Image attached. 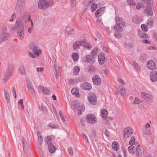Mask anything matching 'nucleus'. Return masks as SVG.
I'll return each instance as SVG.
<instances>
[{
    "label": "nucleus",
    "mask_w": 157,
    "mask_h": 157,
    "mask_svg": "<svg viewBox=\"0 0 157 157\" xmlns=\"http://www.w3.org/2000/svg\"><path fill=\"white\" fill-rule=\"evenodd\" d=\"M115 20L116 24L113 27L114 30L115 31L122 32L125 25L124 21L119 17H116Z\"/></svg>",
    "instance_id": "nucleus-1"
},
{
    "label": "nucleus",
    "mask_w": 157,
    "mask_h": 157,
    "mask_svg": "<svg viewBox=\"0 0 157 157\" xmlns=\"http://www.w3.org/2000/svg\"><path fill=\"white\" fill-rule=\"evenodd\" d=\"M53 3V0H48L47 1L45 0H40L38 3V7L40 9L45 10L50 4H52Z\"/></svg>",
    "instance_id": "nucleus-2"
},
{
    "label": "nucleus",
    "mask_w": 157,
    "mask_h": 157,
    "mask_svg": "<svg viewBox=\"0 0 157 157\" xmlns=\"http://www.w3.org/2000/svg\"><path fill=\"white\" fill-rule=\"evenodd\" d=\"M14 66L12 64H10L9 65L8 69L5 72L3 81L4 83H6L7 80L10 78L11 76L12 73L14 70Z\"/></svg>",
    "instance_id": "nucleus-3"
},
{
    "label": "nucleus",
    "mask_w": 157,
    "mask_h": 157,
    "mask_svg": "<svg viewBox=\"0 0 157 157\" xmlns=\"http://www.w3.org/2000/svg\"><path fill=\"white\" fill-rule=\"evenodd\" d=\"M29 48L34 54H36L37 56L39 55L40 53L41 52V50L38 46L33 43H31L29 45Z\"/></svg>",
    "instance_id": "nucleus-4"
},
{
    "label": "nucleus",
    "mask_w": 157,
    "mask_h": 157,
    "mask_svg": "<svg viewBox=\"0 0 157 157\" xmlns=\"http://www.w3.org/2000/svg\"><path fill=\"white\" fill-rule=\"evenodd\" d=\"M82 45L84 48H86V49H90V47L88 44H86L84 41H78L75 42L73 45V48L76 49L77 48H79L80 46Z\"/></svg>",
    "instance_id": "nucleus-5"
},
{
    "label": "nucleus",
    "mask_w": 157,
    "mask_h": 157,
    "mask_svg": "<svg viewBox=\"0 0 157 157\" xmlns=\"http://www.w3.org/2000/svg\"><path fill=\"white\" fill-rule=\"evenodd\" d=\"M132 129L129 127H127L124 129V138L125 141L129 140L128 138L132 134Z\"/></svg>",
    "instance_id": "nucleus-6"
},
{
    "label": "nucleus",
    "mask_w": 157,
    "mask_h": 157,
    "mask_svg": "<svg viewBox=\"0 0 157 157\" xmlns=\"http://www.w3.org/2000/svg\"><path fill=\"white\" fill-rule=\"evenodd\" d=\"M26 81L29 92L33 96H35V91L34 89L31 82L29 79H27Z\"/></svg>",
    "instance_id": "nucleus-7"
},
{
    "label": "nucleus",
    "mask_w": 157,
    "mask_h": 157,
    "mask_svg": "<svg viewBox=\"0 0 157 157\" xmlns=\"http://www.w3.org/2000/svg\"><path fill=\"white\" fill-rule=\"evenodd\" d=\"M88 100L90 104L92 105H95L96 103V96L94 93H91L89 94L88 96Z\"/></svg>",
    "instance_id": "nucleus-8"
},
{
    "label": "nucleus",
    "mask_w": 157,
    "mask_h": 157,
    "mask_svg": "<svg viewBox=\"0 0 157 157\" xmlns=\"http://www.w3.org/2000/svg\"><path fill=\"white\" fill-rule=\"evenodd\" d=\"M86 119L87 122L91 124H95L97 121V119L94 115L91 114L88 115Z\"/></svg>",
    "instance_id": "nucleus-9"
},
{
    "label": "nucleus",
    "mask_w": 157,
    "mask_h": 157,
    "mask_svg": "<svg viewBox=\"0 0 157 157\" xmlns=\"http://www.w3.org/2000/svg\"><path fill=\"white\" fill-rule=\"evenodd\" d=\"M78 105L75 103L72 104L71 106L73 109H75L76 108H78V114L80 115L82 114V111H84L85 109V107L83 105H81L78 107Z\"/></svg>",
    "instance_id": "nucleus-10"
},
{
    "label": "nucleus",
    "mask_w": 157,
    "mask_h": 157,
    "mask_svg": "<svg viewBox=\"0 0 157 157\" xmlns=\"http://www.w3.org/2000/svg\"><path fill=\"white\" fill-rule=\"evenodd\" d=\"M92 80L96 85H99L101 83V79L100 77L97 75H95L93 77Z\"/></svg>",
    "instance_id": "nucleus-11"
},
{
    "label": "nucleus",
    "mask_w": 157,
    "mask_h": 157,
    "mask_svg": "<svg viewBox=\"0 0 157 157\" xmlns=\"http://www.w3.org/2000/svg\"><path fill=\"white\" fill-rule=\"evenodd\" d=\"M80 87L83 90H90L92 88V86L90 83L88 82H84L82 83L80 85Z\"/></svg>",
    "instance_id": "nucleus-12"
},
{
    "label": "nucleus",
    "mask_w": 157,
    "mask_h": 157,
    "mask_svg": "<svg viewBox=\"0 0 157 157\" xmlns=\"http://www.w3.org/2000/svg\"><path fill=\"white\" fill-rule=\"evenodd\" d=\"M150 76L151 80L152 82H155L157 81V72L156 71H151Z\"/></svg>",
    "instance_id": "nucleus-13"
},
{
    "label": "nucleus",
    "mask_w": 157,
    "mask_h": 157,
    "mask_svg": "<svg viewBox=\"0 0 157 157\" xmlns=\"http://www.w3.org/2000/svg\"><path fill=\"white\" fill-rule=\"evenodd\" d=\"M98 59L100 64L102 65L104 63L105 57L104 54L103 53L101 52L99 54L98 56Z\"/></svg>",
    "instance_id": "nucleus-14"
},
{
    "label": "nucleus",
    "mask_w": 157,
    "mask_h": 157,
    "mask_svg": "<svg viewBox=\"0 0 157 157\" xmlns=\"http://www.w3.org/2000/svg\"><path fill=\"white\" fill-rule=\"evenodd\" d=\"M142 97L146 101L149 102L151 98V95L148 94L145 92H142L141 94Z\"/></svg>",
    "instance_id": "nucleus-15"
},
{
    "label": "nucleus",
    "mask_w": 157,
    "mask_h": 157,
    "mask_svg": "<svg viewBox=\"0 0 157 157\" xmlns=\"http://www.w3.org/2000/svg\"><path fill=\"white\" fill-rule=\"evenodd\" d=\"M31 17L27 13H25L22 16L21 21L23 22L29 21L30 20Z\"/></svg>",
    "instance_id": "nucleus-16"
},
{
    "label": "nucleus",
    "mask_w": 157,
    "mask_h": 157,
    "mask_svg": "<svg viewBox=\"0 0 157 157\" xmlns=\"http://www.w3.org/2000/svg\"><path fill=\"white\" fill-rule=\"evenodd\" d=\"M136 155L138 156H141L142 155V152L141 147L139 143L136 142Z\"/></svg>",
    "instance_id": "nucleus-17"
},
{
    "label": "nucleus",
    "mask_w": 157,
    "mask_h": 157,
    "mask_svg": "<svg viewBox=\"0 0 157 157\" xmlns=\"http://www.w3.org/2000/svg\"><path fill=\"white\" fill-rule=\"evenodd\" d=\"M147 65L148 67L151 70L154 69L156 68L155 63L152 60L148 61L147 62Z\"/></svg>",
    "instance_id": "nucleus-18"
},
{
    "label": "nucleus",
    "mask_w": 157,
    "mask_h": 157,
    "mask_svg": "<svg viewBox=\"0 0 157 157\" xmlns=\"http://www.w3.org/2000/svg\"><path fill=\"white\" fill-rule=\"evenodd\" d=\"M9 36L8 33L3 32L0 35V39L2 41L6 40L8 39V38Z\"/></svg>",
    "instance_id": "nucleus-19"
},
{
    "label": "nucleus",
    "mask_w": 157,
    "mask_h": 157,
    "mask_svg": "<svg viewBox=\"0 0 157 157\" xmlns=\"http://www.w3.org/2000/svg\"><path fill=\"white\" fill-rule=\"evenodd\" d=\"M105 7L99 9L95 13V16L96 17H100L104 12V10H105Z\"/></svg>",
    "instance_id": "nucleus-20"
},
{
    "label": "nucleus",
    "mask_w": 157,
    "mask_h": 157,
    "mask_svg": "<svg viewBox=\"0 0 157 157\" xmlns=\"http://www.w3.org/2000/svg\"><path fill=\"white\" fill-rule=\"evenodd\" d=\"M24 22L22 21H20V19H17L16 21V26L17 27V29H19V30H22L24 29Z\"/></svg>",
    "instance_id": "nucleus-21"
},
{
    "label": "nucleus",
    "mask_w": 157,
    "mask_h": 157,
    "mask_svg": "<svg viewBox=\"0 0 157 157\" xmlns=\"http://www.w3.org/2000/svg\"><path fill=\"white\" fill-rule=\"evenodd\" d=\"M48 150L51 153H54L56 149V147L52 144H49L48 145Z\"/></svg>",
    "instance_id": "nucleus-22"
},
{
    "label": "nucleus",
    "mask_w": 157,
    "mask_h": 157,
    "mask_svg": "<svg viewBox=\"0 0 157 157\" xmlns=\"http://www.w3.org/2000/svg\"><path fill=\"white\" fill-rule=\"evenodd\" d=\"M18 37L19 39H22L24 36V32L22 30H18L17 32Z\"/></svg>",
    "instance_id": "nucleus-23"
},
{
    "label": "nucleus",
    "mask_w": 157,
    "mask_h": 157,
    "mask_svg": "<svg viewBox=\"0 0 157 157\" xmlns=\"http://www.w3.org/2000/svg\"><path fill=\"white\" fill-rule=\"evenodd\" d=\"M144 12L150 16H152L153 14V11L151 8L148 6L146 7Z\"/></svg>",
    "instance_id": "nucleus-24"
},
{
    "label": "nucleus",
    "mask_w": 157,
    "mask_h": 157,
    "mask_svg": "<svg viewBox=\"0 0 157 157\" xmlns=\"http://www.w3.org/2000/svg\"><path fill=\"white\" fill-rule=\"evenodd\" d=\"M119 90H118V92L122 96H125L126 94L125 92L126 90L124 87L120 86L119 87Z\"/></svg>",
    "instance_id": "nucleus-25"
},
{
    "label": "nucleus",
    "mask_w": 157,
    "mask_h": 157,
    "mask_svg": "<svg viewBox=\"0 0 157 157\" xmlns=\"http://www.w3.org/2000/svg\"><path fill=\"white\" fill-rule=\"evenodd\" d=\"M132 21L135 23L139 24L142 21V20L141 17L136 16L133 17Z\"/></svg>",
    "instance_id": "nucleus-26"
},
{
    "label": "nucleus",
    "mask_w": 157,
    "mask_h": 157,
    "mask_svg": "<svg viewBox=\"0 0 157 157\" xmlns=\"http://www.w3.org/2000/svg\"><path fill=\"white\" fill-rule=\"evenodd\" d=\"M4 94L5 98L6 100L7 103H8L10 101V96L9 93L6 90H4Z\"/></svg>",
    "instance_id": "nucleus-27"
},
{
    "label": "nucleus",
    "mask_w": 157,
    "mask_h": 157,
    "mask_svg": "<svg viewBox=\"0 0 157 157\" xmlns=\"http://www.w3.org/2000/svg\"><path fill=\"white\" fill-rule=\"evenodd\" d=\"M86 58L87 62L90 63L92 62V63L94 62V57L90 55H89L86 56Z\"/></svg>",
    "instance_id": "nucleus-28"
},
{
    "label": "nucleus",
    "mask_w": 157,
    "mask_h": 157,
    "mask_svg": "<svg viewBox=\"0 0 157 157\" xmlns=\"http://www.w3.org/2000/svg\"><path fill=\"white\" fill-rule=\"evenodd\" d=\"M44 113H48V110L46 107L44 105L43 103H41L40 105V106L39 108Z\"/></svg>",
    "instance_id": "nucleus-29"
},
{
    "label": "nucleus",
    "mask_w": 157,
    "mask_h": 157,
    "mask_svg": "<svg viewBox=\"0 0 157 157\" xmlns=\"http://www.w3.org/2000/svg\"><path fill=\"white\" fill-rule=\"evenodd\" d=\"M140 37L147 39L148 37V35L143 31H140L138 33Z\"/></svg>",
    "instance_id": "nucleus-30"
},
{
    "label": "nucleus",
    "mask_w": 157,
    "mask_h": 157,
    "mask_svg": "<svg viewBox=\"0 0 157 157\" xmlns=\"http://www.w3.org/2000/svg\"><path fill=\"white\" fill-rule=\"evenodd\" d=\"M37 134L38 138V142L40 145H41L43 142V139L42 138L41 136L40 135V132H37Z\"/></svg>",
    "instance_id": "nucleus-31"
},
{
    "label": "nucleus",
    "mask_w": 157,
    "mask_h": 157,
    "mask_svg": "<svg viewBox=\"0 0 157 157\" xmlns=\"http://www.w3.org/2000/svg\"><path fill=\"white\" fill-rule=\"evenodd\" d=\"M101 115L103 118L106 119L108 115V112L105 109L102 110L101 112Z\"/></svg>",
    "instance_id": "nucleus-32"
},
{
    "label": "nucleus",
    "mask_w": 157,
    "mask_h": 157,
    "mask_svg": "<svg viewBox=\"0 0 157 157\" xmlns=\"http://www.w3.org/2000/svg\"><path fill=\"white\" fill-rule=\"evenodd\" d=\"M80 68L78 66H75L73 69V75H77L79 74L80 71Z\"/></svg>",
    "instance_id": "nucleus-33"
},
{
    "label": "nucleus",
    "mask_w": 157,
    "mask_h": 157,
    "mask_svg": "<svg viewBox=\"0 0 157 157\" xmlns=\"http://www.w3.org/2000/svg\"><path fill=\"white\" fill-rule=\"evenodd\" d=\"M71 93L74 95L76 96V97H78L79 96V94L78 90L77 89L74 88L71 90Z\"/></svg>",
    "instance_id": "nucleus-34"
},
{
    "label": "nucleus",
    "mask_w": 157,
    "mask_h": 157,
    "mask_svg": "<svg viewBox=\"0 0 157 157\" xmlns=\"http://www.w3.org/2000/svg\"><path fill=\"white\" fill-rule=\"evenodd\" d=\"M23 8V7L22 6L16 3L15 7V10L17 13H19L22 10Z\"/></svg>",
    "instance_id": "nucleus-35"
},
{
    "label": "nucleus",
    "mask_w": 157,
    "mask_h": 157,
    "mask_svg": "<svg viewBox=\"0 0 157 157\" xmlns=\"http://www.w3.org/2000/svg\"><path fill=\"white\" fill-rule=\"evenodd\" d=\"M119 146L115 141L113 142L112 144V147L115 151H117L119 148Z\"/></svg>",
    "instance_id": "nucleus-36"
},
{
    "label": "nucleus",
    "mask_w": 157,
    "mask_h": 157,
    "mask_svg": "<svg viewBox=\"0 0 157 157\" xmlns=\"http://www.w3.org/2000/svg\"><path fill=\"white\" fill-rule=\"evenodd\" d=\"M128 151L131 154H134L135 153V148L134 146L130 145L128 147Z\"/></svg>",
    "instance_id": "nucleus-37"
},
{
    "label": "nucleus",
    "mask_w": 157,
    "mask_h": 157,
    "mask_svg": "<svg viewBox=\"0 0 157 157\" xmlns=\"http://www.w3.org/2000/svg\"><path fill=\"white\" fill-rule=\"evenodd\" d=\"M16 3L24 7L25 4V0H17Z\"/></svg>",
    "instance_id": "nucleus-38"
},
{
    "label": "nucleus",
    "mask_w": 157,
    "mask_h": 157,
    "mask_svg": "<svg viewBox=\"0 0 157 157\" xmlns=\"http://www.w3.org/2000/svg\"><path fill=\"white\" fill-rule=\"evenodd\" d=\"M98 48L97 47H95L94 50L91 51L92 56L94 57L97 55V53L98 51Z\"/></svg>",
    "instance_id": "nucleus-39"
},
{
    "label": "nucleus",
    "mask_w": 157,
    "mask_h": 157,
    "mask_svg": "<svg viewBox=\"0 0 157 157\" xmlns=\"http://www.w3.org/2000/svg\"><path fill=\"white\" fill-rule=\"evenodd\" d=\"M19 71L22 75H25L26 72L25 70V68L23 65L20 67Z\"/></svg>",
    "instance_id": "nucleus-40"
},
{
    "label": "nucleus",
    "mask_w": 157,
    "mask_h": 157,
    "mask_svg": "<svg viewBox=\"0 0 157 157\" xmlns=\"http://www.w3.org/2000/svg\"><path fill=\"white\" fill-rule=\"evenodd\" d=\"M45 143L48 144H52V139L49 136L46 137L44 140Z\"/></svg>",
    "instance_id": "nucleus-41"
},
{
    "label": "nucleus",
    "mask_w": 157,
    "mask_h": 157,
    "mask_svg": "<svg viewBox=\"0 0 157 157\" xmlns=\"http://www.w3.org/2000/svg\"><path fill=\"white\" fill-rule=\"evenodd\" d=\"M96 132L93 129L91 130V132L90 133V136L92 138H95L96 136Z\"/></svg>",
    "instance_id": "nucleus-42"
},
{
    "label": "nucleus",
    "mask_w": 157,
    "mask_h": 157,
    "mask_svg": "<svg viewBox=\"0 0 157 157\" xmlns=\"http://www.w3.org/2000/svg\"><path fill=\"white\" fill-rule=\"evenodd\" d=\"M42 92L44 94L47 95L50 93V90L48 88H45L44 89H43L42 90Z\"/></svg>",
    "instance_id": "nucleus-43"
},
{
    "label": "nucleus",
    "mask_w": 157,
    "mask_h": 157,
    "mask_svg": "<svg viewBox=\"0 0 157 157\" xmlns=\"http://www.w3.org/2000/svg\"><path fill=\"white\" fill-rule=\"evenodd\" d=\"M72 58L74 61H76L78 59V56L77 53H75L72 56Z\"/></svg>",
    "instance_id": "nucleus-44"
},
{
    "label": "nucleus",
    "mask_w": 157,
    "mask_h": 157,
    "mask_svg": "<svg viewBox=\"0 0 157 157\" xmlns=\"http://www.w3.org/2000/svg\"><path fill=\"white\" fill-rule=\"evenodd\" d=\"M93 1V0H85L84 2V3L85 5L88 6Z\"/></svg>",
    "instance_id": "nucleus-45"
},
{
    "label": "nucleus",
    "mask_w": 157,
    "mask_h": 157,
    "mask_svg": "<svg viewBox=\"0 0 157 157\" xmlns=\"http://www.w3.org/2000/svg\"><path fill=\"white\" fill-rule=\"evenodd\" d=\"M135 137L134 136H132L131 138V139L130 140L129 144L133 146V145H134L135 144Z\"/></svg>",
    "instance_id": "nucleus-46"
},
{
    "label": "nucleus",
    "mask_w": 157,
    "mask_h": 157,
    "mask_svg": "<svg viewBox=\"0 0 157 157\" xmlns=\"http://www.w3.org/2000/svg\"><path fill=\"white\" fill-rule=\"evenodd\" d=\"M153 24V20L152 19H150L147 21V25L149 27H152Z\"/></svg>",
    "instance_id": "nucleus-47"
},
{
    "label": "nucleus",
    "mask_w": 157,
    "mask_h": 157,
    "mask_svg": "<svg viewBox=\"0 0 157 157\" xmlns=\"http://www.w3.org/2000/svg\"><path fill=\"white\" fill-rule=\"evenodd\" d=\"M48 126L52 129L57 128H59V126L57 124H53L52 123L49 124Z\"/></svg>",
    "instance_id": "nucleus-48"
},
{
    "label": "nucleus",
    "mask_w": 157,
    "mask_h": 157,
    "mask_svg": "<svg viewBox=\"0 0 157 157\" xmlns=\"http://www.w3.org/2000/svg\"><path fill=\"white\" fill-rule=\"evenodd\" d=\"M97 7V5L96 3H94L92 4L91 6V8L92 9V11H94L96 10Z\"/></svg>",
    "instance_id": "nucleus-49"
},
{
    "label": "nucleus",
    "mask_w": 157,
    "mask_h": 157,
    "mask_svg": "<svg viewBox=\"0 0 157 157\" xmlns=\"http://www.w3.org/2000/svg\"><path fill=\"white\" fill-rule=\"evenodd\" d=\"M102 131L107 137H109V132L106 128H104L103 129Z\"/></svg>",
    "instance_id": "nucleus-50"
},
{
    "label": "nucleus",
    "mask_w": 157,
    "mask_h": 157,
    "mask_svg": "<svg viewBox=\"0 0 157 157\" xmlns=\"http://www.w3.org/2000/svg\"><path fill=\"white\" fill-rule=\"evenodd\" d=\"M116 32L115 33V36L117 38H119L121 37V33H120V32H121L119 31H116Z\"/></svg>",
    "instance_id": "nucleus-51"
},
{
    "label": "nucleus",
    "mask_w": 157,
    "mask_h": 157,
    "mask_svg": "<svg viewBox=\"0 0 157 157\" xmlns=\"http://www.w3.org/2000/svg\"><path fill=\"white\" fill-rule=\"evenodd\" d=\"M142 29L144 31L147 32V27L144 24H142L141 26Z\"/></svg>",
    "instance_id": "nucleus-52"
},
{
    "label": "nucleus",
    "mask_w": 157,
    "mask_h": 157,
    "mask_svg": "<svg viewBox=\"0 0 157 157\" xmlns=\"http://www.w3.org/2000/svg\"><path fill=\"white\" fill-rule=\"evenodd\" d=\"M95 70V67L94 66H89L88 67V70L89 71H91V72L94 71Z\"/></svg>",
    "instance_id": "nucleus-53"
},
{
    "label": "nucleus",
    "mask_w": 157,
    "mask_h": 157,
    "mask_svg": "<svg viewBox=\"0 0 157 157\" xmlns=\"http://www.w3.org/2000/svg\"><path fill=\"white\" fill-rule=\"evenodd\" d=\"M127 2L128 4L129 5L133 6L135 5L133 0H127Z\"/></svg>",
    "instance_id": "nucleus-54"
},
{
    "label": "nucleus",
    "mask_w": 157,
    "mask_h": 157,
    "mask_svg": "<svg viewBox=\"0 0 157 157\" xmlns=\"http://www.w3.org/2000/svg\"><path fill=\"white\" fill-rule=\"evenodd\" d=\"M68 153L71 155L73 154V151L72 148L71 147H69L67 150Z\"/></svg>",
    "instance_id": "nucleus-55"
},
{
    "label": "nucleus",
    "mask_w": 157,
    "mask_h": 157,
    "mask_svg": "<svg viewBox=\"0 0 157 157\" xmlns=\"http://www.w3.org/2000/svg\"><path fill=\"white\" fill-rule=\"evenodd\" d=\"M140 102L139 99L138 98H136L133 103L135 104H139Z\"/></svg>",
    "instance_id": "nucleus-56"
},
{
    "label": "nucleus",
    "mask_w": 157,
    "mask_h": 157,
    "mask_svg": "<svg viewBox=\"0 0 157 157\" xmlns=\"http://www.w3.org/2000/svg\"><path fill=\"white\" fill-rule=\"evenodd\" d=\"M18 104L19 105H21V108L22 109H23L24 108V106H23V100L22 99H21L19 100V101L18 102Z\"/></svg>",
    "instance_id": "nucleus-57"
},
{
    "label": "nucleus",
    "mask_w": 157,
    "mask_h": 157,
    "mask_svg": "<svg viewBox=\"0 0 157 157\" xmlns=\"http://www.w3.org/2000/svg\"><path fill=\"white\" fill-rule=\"evenodd\" d=\"M143 1L145 3L147 4L150 3L151 4H153V0H143Z\"/></svg>",
    "instance_id": "nucleus-58"
},
{
    "label": "nucleus",
    "mask_w": 157,
    "mask_h": 157,
    "mask_svg": "<svg viewBox=\"0 0 157 157\" xmlns=\"http://www.w3.org/2000/svg\"><path fill=\"white\" fill-rule=\"evenodd\" d=\"M133 63L136 68L140 70V67L138 64L135 61H133Z\"/></svg>",
    "instance_id": "nucleus-59"
},
{
    "label": "nucleus",
    "mask_w": 157,
    "mask_h": 157,
    "mask_svg": "<svg viewBox=\"0 0 157 157\" xmlns=\"http://www.w3.org/2000/svg\"><path fill=\"white\" fill-rule=\"evenodd\" d=\"M144 133L145 135H151V130L149 129L146 130L144 132Z\"/></svg>",
    "instance_id": "nucleus-60"
},
{
    "label": "nucleus",
    "mask_w": 157,
    "mask_h": 157,
    "mask_svg": "<svg viewBox=\"0 0 157 157\" xmlns=\"http://www.w3.org/2000/svg\"><path fill=\"white\" fill-rule=\"evenodd\" d=\"M22 144H23V146H25V145H27L26 141L25 140V139L23 137H22Z\"/></svg>",
    "instance_id": "nucleus-61"
},
{
    "label": "nucleus",
    "mask_w": 157,
    "mask_h": 157,
    "mask_svg": "<svg viewBox=\"0 0 157 157\" xmlns=\"http://www.w3.org/2000/svg\"><path fill=\"white\" fill-rule=\"evenodd\" d=\"M13 94L15 98H16V93L14 87H13L12 89Z\"/></svg>",
    "instance_id": "nucleus-62"
},
{
    "label": "nucleus",
    "mask_w": 157,
    "mask_h": 157,
    "mask_svg": "<svg viewBox=\"0 0 157 157\" xmlns=\"http://www.w3.org/2000/svg\"><path fill=\"white\" fill-rule=\"evenodd\" d=\"M142 6L141 4L139 3H138L136 6V9L138 10L140 9L142 7Z\"/></svg>",
    "instance_id": "nucleus-63"
},
{
    "label": "nucleus",
    "mask_w": 157,
    "mask_h": 157,
    "mask_svg": "<svg viewBox=\"0 0 157 157\" xmlns=\"http://www.w3.org/2000/svg\"><path fill=\"white\" fill-rule=\"evenodd\" d=\"M80 123H81V125L83 126H85V121L83 119H80Z\"/></svg>",
    "instance_id": "nucleus-64"
}]
</instances>
